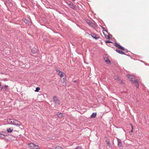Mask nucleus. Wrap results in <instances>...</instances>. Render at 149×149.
<instances>
[{
  "label": "nucleus",
  "instance_id": "nucleus-14",
  "mask_svg": "<svg viewBox=\"0 0 149 149\" xmlns=\"http://www.w3.org/2000/svg\"><path fill=\"white\" fill-rule=\"evenodd\" d=\"M104 60L105 61L107 64H109L110 63V61L109 60V59H108L107 58H104Z\"/></svg>",
  "mask_w": 149,
  "mask_h": 149
},
{
  "label": "nucleus",
  "instance_id": "nucleus-29",
  "mask_svg": "<svg viewBox=\"0 0 149 149\" xmlns=\"http://www.w3.org/2000/svg\"><path fill=\"white\" fill-rule=\"evenodd\" d=\"M5 86V87H7L8 86H6H6Z\"/></svg>",
  "mask_w": 149,
  "mask_h": 149
},
{
  "label": "nucleus",
  "instance_id": "nucleus-15",
  "mask_svg": "<svg viewBox=\"0 0 149 149\" xmlns=\"http://www.w3.org/2000/svg\"><path fill=\"white\" fill-rule=\"evenodd\" d=\"M96 116V113H93L91 116V118H93L95 117Z\"/></svg>",
  "mask_w": 149,
  "mask_h": 149
},
{
  "label": "nucleus",
  "instance_id": "nucleus-18",
  "mask_svg": "<svg viewBox=\"0 0 149 149\" xmlns=\"http://www.w3.org/2000/svg\"><path fill=\"white\" fill-rule=\"evenodd\" d=\"M86 21L88 24L91 25V23L90 20L87 19L86 20Z\"/></svg>",
  "mask_w": 149,
  "mask_h": 149
},
{
  "label": "nucleus",
  "instance_id": "nucleus-4",
  "mask_svg": "<svg viewBox=\"0 0 149 149\" xmlns=\"http://www.w3.org/2000/svg\"><path fill=\"white\" fill-rule=\"evenodd\" d=\"M53 102L56 104L59 105L60 104V101L58 97L56 96H54L53 97Z\"/></svg>",
  "mask_w": 149,
  "mask_h": 149
},
{
  "label": "nucleus",
  "instance_id": "nucleus-16",
  "mask_svg": "<svg viewBox=\"0 0 149 149\" xmlns=\"http://www.w3.org/2000/svg\"><path fill=\"white\" fill-rule=\"evenodd\" d=\"M63 86H65L66 84V81H65L66 80V79L63 78Z\"/></svg>",
  "mask_w": 149,
  "mask_h": 149
},
{
  "label": "nucleus",
  "instance_id": "nucleus-11",
  "mask_svg": "<svg viewBox=\"0 0 149 149\" xmlns=\"http://www.w3.org/2000/svg\"><path fill=\"white\" fill-rule=\"evenodd\" d=\"M13 130V127L8 128L7 129V130L8 132L9 133H11Z\"/></svg>",
  "mask_w": 149,
  "mask_h": 149
},
{
  "label": "nucleus",
  "instance_id": "nucleus-21",
  "mask_svg": "<svg viewBox=\"0 0 149 149\" xmlns=\"http://www.w3.org/2000/svg\"><path fill=\"white\" fill-rule=\"evenodd\" d=\"M4 135L0 133V139H2L4 138Z\"/></svg>",
  "mask_w": 149,
  "mask_h": 149
},
{
  "label": "nucleus",
  "instance_id": "nucleus-13",
  "mask_svg": "<svg viewBox=\"0 0 149 149\" xmlns=\"http://www.w3.org/2000/svg\"><path fill=\"white\" fill-rule=\"evenodd\" d=\"M57 117L59 118H61L63 116V114L61 113H59L57 114Z\"/></svg>",
  "mask_w": 149,
  "mask_h": 149
},
{
  "label": "nucleus",
  "instance_id": "nucleus-17",
  "mask_svg": "<svg viewBox=\"0 0 149 149\" xmlns=\"http://www.w3.org/2000/svg\"><path fill=\"white\" fill-rule=\"evenodd\" d=\"M116 51L117 52H118L120 54H124V53L123 52H122V51H119V50H118V49L116 50Z\"/></svg>",
  "mask_w": 149,
  "mask_h": 149
},
{
  "label": "nucleus",
  "instance_id": "nucleus-30",
  "mask_svg": "<svg viewBox=\"0 0 149 149\" xmlns=\"http://www.w3.org/2000/svg\"><path fill=\"white\" fill-rule=\"evenodd\" d=\"M74 82H76V81H74Z\"/></svg>",
  "mask_w": 149,
  "mask_h": 149
},
{
  "label": "nucleus",
  "instance_id": "nucleus-9",
  "mask_svg": "<svg viewBox=\"0 0 149 149\" xmlns=\"http://www.w3.org/2000/svg\"><path fill=\"white\" fill-rule=\"evenodd\" d=\"M20 126H21L18 127L17 126V125H15V126L13 128L14 131H16L18 132L17 130H19L20 129H22V128H21Z\"/></svg>",
  "mask_w": 149,
  "mask_h": 149
},
{
  "label": "nucleus",
  "instance_id": "nucleus-22",
  "mask_svg": "<svg viewBox=\"0 0 149 149\" xmlns=\"http://www.w3.org/2000/svg\"><path fill=\"white\" fill-rule=\"evenodd\" d=\"M3 88V87L1 85V83L0 82V91H1Z\"/></svg>",
  "mask_w": 149,
  "mask_h": 149
},
{
  "label": "nucleus",
  "instance_id": "nucleus-28",
  "mask_svg": "<svg viewBox=\"0 0 149 149\" xmlns=\"http://www.w3.org/2000/svg\"><path fill=\"white\" fill-rule=\"evenodd\" d=\"M32 52H33V53H35V52H33V49H32Z\"/></svg>",
  "mask_w": 149,
  "mask_h": 149
},
{
  "label": "nucleus",
  "instance_id": "nucleus-26",
  "mask_svg": "<svg viewBox=\"0 0 149 149\" xmlns=\"http://www.w3.org/2000/svg\"><path fill=\"white\" fill-rule=\"evenodd\" d=\"M131 126L132 130H133V125L132 124H131Z\"/></svg>",
  "mask_w": 149,
  "mask_h": 149
},
{
  "label": "nucleus",
  "instance_id": "nucleus-5",
  "mask_svg": "<svg viewBox=\"0 0 149 149\" xmlns=\"http://www.w3.org/2000/svg\"><path fill=\"white\" fill-rule=\"evenodd\" d=\"M57 74L61 77H63L65 76V74L63 72L59 70H56Z\"/></svg>",
  "mask_w": 149,
  "mask_h": 149
},
{
  "label": "nucleus",
  "instance_id": "nucleus-19",
  "mask_svg": "<svg viewBox=\"0 0 149 149\" xmlns=\"http://www.w3.org/2000/svg\"><path fill=\"white\" fill-rule=\"evenodd\" d=\"M55 149H63V148L61 146H58L56 147Z\"/></svg>",
  "mask_w": 149,
  "mask_h": 149
},
{
  "label": "nucleus",
  "instance_id": "nucleus-3",
  "mask_svg": "<svg viewBox=\"0 0 149 149\" xmlns=\"http://www.w3.org/2000/svg\"><path fill=\"white\" fill-rule=\"evenodd\" d=\"M28 145L30 149H39V146L34 143H28Z\"/></svg>",
  "mask_w": 149,
  "mask_h": 149
},
{
  "label": "nucleus",
  "instance_id": "nucleus-12",
  "mask_svg": "<svg viewBox=\"0 0 149 149\" xmlns=\"http://www.w3.org/2000/svg\"><path fill=\"white\" fill-rule=\"evenodd\" d=\"M68 6H69L72 9H74L75 8V6L72 3H69Z\"/></svg>",
  "mask_w": 149,
  "mask_h": 149
},
{
  "label": "nucleus",
  "instance_id": "nucleus-2",
  "mask_svg": "<svg viewBox=\"0 0 149 149\" xmlns=\"http://www.w3.org/2000/svg\"><path fill=\"white\" fill-rule=\"evenodd\" d=\"M127 76L130 81H132L134 84H135V86L137 87L138 88L139 87V85L137 81L135 79L133 80V79H134V77L133 76L127 74Z\"/></svg>",
  "mask_w": 149,
  "mask_h": 149
},
{
  "label": "nucleus",
  "instance_id": "nucleus-25",
  "mask_svg": "<svg viewBox=\"0 0 149 149\" xmlns=\"http://www.w3.org/2000/svg\"><path fill=\"white\" fill-rule=\"evenodd\" d=\"M105 42L107 43L111 42L108 40H107Z\"/></svg>",
  "mask_w": 149,
  "mask_h": 149
},
{
  "label": "nucleus",
  "instance_id": "nucleus-6",
  "mask_svg": "<svg viewBox=\"0 0 149 149\" xmlns=\"http://www.w3.org/2000/svg\"><path fill=\"white\" fill-rule=\"evenodd\" d=\"M23 21L26 24L29 25H31L32 24V22L30 19H23Z\"/></svg>",
  "mask_w": 149,
  "mask_h": 149
},
{
  "label": "nucleus",
  "instance_id": "nucleus-10",
  "mask_svg": "<svg viewBox=\"0 0 149 149\" xmlns=\"http://www.w3.org/2000/svg\"><path fill=\"white\" fill-rule=\"evenodd\" d=\"M114 45H115V46L116 47H118L119 48L121 49L122 50H125V49H124V48L123 47H121V46H120V45H119L117 43H115V44Z\"/></svg>",
  "mask_w": 149,
  "mask_h": 149
},
{
  "label": "nucleus",
  "instance_id": "nucleus-7",
  "mask_svg": "<svg viewBox=\"0 0 149 149\" xmlns=\"http://www.w3.org/2000/svg\"><path fill=\"white\" fill-rule=\"evenodd\" d=\"M91 36L94 39L96 40L100 38V37L97 34L94 33H92Z\"/></svg>",
  "mask_w": 149,
  "mask_h": 149
},
{
  "label": "nucleus",
  "instance_id": "nucleus-23",
  "mask_svg": "<svg viewBox=\"0 0 149 149\" xmlns=\"http://www.w3.org/2000/svg\"><path fill=\"white\" fill-rule=\"evenodd\" d=\"M133 132V130H132V129L131 131H130L129 132L130 134H132V133Z\"/></svg>",
  "mask_w": 149,
  "mask_h": 149
},
{
  "label": "nucleus",
  "instance_id": "nucleus-27",
  "mask_svg": "<svg viewBox=\"0 0 149 149\" xmlns=\"http://www.w3.org/2000/svg\"><path fill=\"white\" fill-rule=\"evenodd\" d=\"M106 37L107 38H109V36H107V37Z\"/></svg>",
  "mask_w": 149,
  "mask_h": 149
},
{
  "label": "nucleus",
  "instance_id": "nucleus-8",
  "mask_svg": "<svg viewBox=\"0 0 149 149\" xmlns=\"http://www.w3.org/2000/svg\"><path fill=\"white\" fill-rule=\"evenodd\" d=\"M117 141L118 142V146L120 148H122L123 147V146L121 143V140L117 138Z\"/></svg>",
  "mask_w": 149,
  "mask_h": 149
},
{
  "label": "nucleus",
  "instance_id": "nucleus-31",
  "mask_svg": "<svg viewBox=\"0 0 149 149\" xmlns=\"http://www.w3.org/2000/svg\"><path fill=\"white\" fill-rule=\"evenodd\" d=\"M73 1H74L75 0H72Z\"/></svg>",
  "mask_w": 149,
  "mask_h": 149
},
{
  "label": "nucleus",
  "instance_id": "nucleus-20",
  "mask_svg": "<svg viewBox=\"0 0 149 149\" xmlns=\"http://www.w3.org/2000/svg\"><path fill=\"white\" fill-rule=\"evenodd\" d=\"M40 88L39 87H37L36 88V90H35V91L36 92H38L40 90Z\"/></svg>",
  "mask_w": 149,
  "mask_h": 149
},
{
  "label": "nucleus",
  "instance_id": "nucleus-24",
  "mask_svg": "<svg viewBox=\"0 0 149 149\" xmlns=\"http://www.w3.org/2000/svg\"><path fill=\"white\" fill-rule=\"evenodd\" d=\"M75 149H81V148L79 147H77Z\"/></svg>",
  "mask_w": 149,
  "mask_h": 149
},
{
  "label": "nucleus",
  "instance_id": "nucleus-1",
  "mask_svg": "<svg viewBox=\"0 0 149 149\" xmlns=\"http://www.w3.org/2000/svg\"><path fill=\"white\" fill-rule=\"evenodd\" d=\"M7 122L9 124L17 125V126L19 127L22 125L20 122L17 120L14 119L8 118L7 119Z\"/></svg>",
  "mask_w": 149,
  "mask_h": 149
}]
</instances>
